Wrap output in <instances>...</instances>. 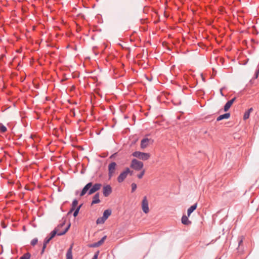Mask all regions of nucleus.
Listing matches in <instances>:
<instances>
[{
  "label": "nucleus",
  "mask_w": 259,
  "mask_h": 259,
  "mask_svg": "<svg viewBox=\"0 0 259 259\" xmlns=\"http://www.w3.org/2000/svg\"><path fill=\"white\" fill-rule=\"evenodd\" d=\"M102 185L101 184L96 183L93 185L92 183L90 182L88 183L82 190L80 196H83L88 191V195H91L95 193L101 189Z\"/></svg>",
  "instance_id": "obj_1"
},
{
  "label": "nucleus",
  "mask_w": 259,
  "mask_h": 259,
  "mask_svg": "<svg viewBox=\"0 0 259 259\" xmlns=\"http://www.w3.org/2000/svg\"><path fill=\"white\" fill-rule=\"evenodd\" d=\"M65 225V221L58 225V226L51 232L50 239H52L56 235L61 236L65 234L69 230L70 227V224H69L65 228L63 231H60V228H62Z\"/></svg>",
  "instance_id": "obj_2"
},
{
  "label": "nucleus",
  "mask_w": 259,
  "mask_h": 259,
  "mask_svg": "<svg viewBox=\"0 0 259 259\" xmlns=\"http://www.w3.org/2000/svg\"><path fill=\"white\" fill-rule=\"evenodd\" d=\"M132 155L133 156L142 160H147L150 157V154L149 153L140 151L134 152Z\"/></svg>",
  "instance_id": "obj_3"
},
{
  "label": "nucleus",
  "mask_w": 259,
  "mask_h": 259,
  "mask_svg": "<svg viewBox=\"0 0 259 259\" xmlns=\"http://www.w3.org/2000/svg\"><path fill=\"white\" fill-rule=\"evenodd\" d=\"M144 166V164L142 162L136 159H134L132 160L131 163V167L136 170H141Z\"/></svg>",
  "instance_id": "obj_4"
},
{
  "label": "nucleus",
  "mask_w": 259,
  "mask_h": 259,
  "mask_svg": "<svg viewBox=\"0 0 259 259\" xmlns=\"http://www.w3.org/2000/svg\"><path fill=\"white\" fill-rule=\"evenodd\" d=\"M117 167V165L115 162H112L109 164L108 176L109 179L115 175Z\"/></svg>",
  "instance_id": "obj_5"
},
{
  "label": "nucleus",
  "mask_w": 259,
  "mask_h": 259,
  "mask_svg": "<svg viewBox=\"0 0 259 259\" xmlns=\"http://www.w3.org/2000/svg\"><path fill=\"white\" fill-rule=\"evenodd\" d=\"M132 175V171H131L129 168H126L125 169L122 171L117 178V181L119 183L122 182L127 177L128 174Z\"/></svg>",
  "instance_id": "obj_6"
},
{
  "label": "nucleus",
  "mask_w": 259,
  "mask_h": 259,
  "mask_svg": "<svg viewBox=\"0 0 259 259\" xmlns=\"http://www.w3.org/2000/svg\"><path fill=\"white\" fill-rule=\"evenodd\" d=\"M142 209L145 213H148L149 211L148 201L146 196L144 197L142 201Z\"/></svg>",
  "instance_id": "obj_7"
},
{
  "label": "nucleus",
  "mask_w": 259,
  "mask_h": 259,
  "mask_svg": "<svg viewBox=\"0 0 259 259\" xmlns=\"http://www.w3.org/2000/svg\"><path fill=\"white\" fill-rule=\"evenodd\" d=\"M112 192V188L110 185H106L103 188V193L104 196H108Z\"/></svg>",
  "instance_id": "obj_8"
},
{
  "label": "nucleus",
  "mask_w": 259,
  "mask_h": 259,
  "mask_svg": "<svg viewBox=\"0 0 259 259\" xmlns=\"http://www.w3.org/2000/svg\"><path fill=\"white\" fill-rule=\"evenodd\" d=\"M150 139L148 138H144L141 142V148L144 149L147 147L150 144Z\"/></svg>",
  "instance_id": "obj_9"
},
{
  "label": "nucleus",
  "mask_w": 259,
  "mask_h": 259,
  "mask_svg": "<svg viewBox=\"0 0 259 259\" xmlns=\"http://www.w3.org/2000/svg\"><path fill=\"white\" fill-rule=\"evenodd\" d=\"M235 100L236 98H234L226 103V104L224 106V109L225 112L227 111L230 109V108L231 107L234 102L235 101Z\"/></svg>",
  "instance_id": "obj_10"
},
{
  "label": "nucleus",
  "mask_w": 259,
  "mask_h": 259,
  "mask_svg": "<svg viewBox=\"0 0 259 259\" xmlns=\"http://www.w3.org/2000/svg\"><path fill=\"white\" fill-rule=\"evenodd\" d=\"M99 193H97L96 194L93 198V201L92 202V205H94L95 204L99 203L100 202V200L99 199Z\"/></svg>",
  "instance_id": "obj_11"
},
{
  "label": "nucleus",
  "mask_w": 259,
  "mask_h": 259,
  "mask_svg": "<svg viewBox=\"0 0 259 259\" xmlns=\"http://www.w3.org/2000/svg\"><path fill=\"white\" fill-rule=\"evenodd\" d=\"M197 206V204L195 203L194 205H193L192 206H191L188 209V210H187L188 217H190V215H191V213L196 209Z\"/></svg>",
  "instance_id": "obj_12"
},
{
  "label": "nucleus",
  "mask_w": 259,
  "mask_h": 259,
  "mask_svg": "<svg viewBox=\"0 0 259 259\" xmlns=\"http://www.w3.org/2000/svg\"><path fill=\"white\" fill-rule=\"evenodd\" d=\"M72 247H73V244L71 245L70 247L67 250V252L66 253V258L73 259L72 258Z\"/></svg>",
  "instance_id": "obj_13"
},
{
  "label": "nucleus",
  "mask_w": 259,
  "mask_h": 259,
  "mask_svg": "<svg viewBox=\"0 0 259 259\" xmlns=\"http://www.w3.org/2000/svg\"><path fill=\"white\" fill-rule=\"evenodd\" d=\"M230 117V114L227 113L224 114L220 115L217 119V121H220L224 119H228Z\"/></svg>",
  "instance_id": "obj_14"
},
{
  "label": "nucleus",
  "mask_w": 259,
  "mask_h": 259,
  "mask_svg": "<svg viewBox=\"0 0 259 259\" xmlns=\"http://www.w3.org/2000/svg\"><path fill=\"white\" fill-rule=\"evenodd\" d=\"M111 214V210L110 209H106L103 212V217L106 220Z\"/></svg>",
  "instance_id": "obj_15"
},
{
  "label": "nucleus",
  "mask_w": 259,
  "mask_h": 259,
  "mask_svg": "<svg viewBox=\"0 0 259 259\" xmlns=\"http://www.w3.org/2000/svg\"><path fill=\"white\" fill-rule=\"evenodd\" d=\"M182 223L184 225H190L191 222L188 220V217L186 215H183L182 218Z\"/></svg>",
  "instance_id": "obj_16"
},
{
  "label": "nucleus",
  "mask_w": 259,
  "mask_h": 259,
  "mask_svg": "<svg viewBox=\"0 0 259 259\" xmlns=\"http://www.w3.org/2000/svg\"><path fill=\"white\" fill-rule=\"evenodd\" d=\"M252 110H253V109L252 108H250L246 112H245V113H244V116H243V119L244 120H246L249 118L250 113L251 112H252Z\"/></svg>",
  "instance_id": "obj_17"
},
{
  "label": "nucleus",
  "mask_w": 259,
  "mask_h": 259,
  "mask_svg": "<svg viewBox=\"0 0 259 259\" xmlns=\"http://www.w3.org/2000/svg\"><path fill=\"white\" fill-rule=\"evenodd\" d=\"M105 221H106V220L103 217H100L97 219V220L96 221V223L97 224H103Z\"/></svg>",
  "instance_id": "obj_18"
},
{
  "label": "nucleus",
  "mask_w": 259,
  "mask_h": 259,
  "mask_svg": "<svg viewBox=\"0 0 259 259\" xmlns=\"http://www.w3.org/2000/svg\"><path fill=\"white\" fill-rule=\"evenodd\" d=\"M78 204V201L77 200H74L73 202H72V208H71V211H73V210L75 209L76 206H77Z\"/></svg>",
  "instance_id": "obj_19"
},
{
  "label": "nucleus",
  "mask_w": 259,
  "mask_h": 259,
  "mask_svg": "<svg viewBox=\"0 0 259 259\" xmlns=\"http://www.w3.org/2000/svg\"><path fill=\"white\" fill-rule=\"evenodd\" d=\"M0 131L2 133H5L7 131V127L2 123H0Z\"/></svg>",
  "instance_id": "obj_20"
},
{
  "label": "nucleus",
  "mask_w": 259,
  "mask_h": 259,
  "mask_svg": "<svg viewBox=\"0 0 259 259\" xmlns=\"http://www.w3.org/2000/svg\"><path fill=\"white\" fill-rule=\"evenodd\" d=\"M106 238V236H105L100 241L97 242L99 246L101 245L103 243Z\"/></svg>",
  "instance_id": "obj_21"
},
{
  "label": "nucleus",
  "mask_w": 259,
  "mask_h": 259,
  "mask_svg": "<svg viewBox=\"0 0 259 259\" xmlns=\"http://www.w3.org/2000/svg\"><path fill=\"white\" fill-rule=\"evenodd\" d=\"M81 205H79V206H78L76 209H75V210L74 211V213H73V216L74 217H76L77 215H78V212L79 211V209L81 207Z\"/></svg>",
  "instance_id": "obj_22"
},
{
  "label": "nucleus",
  "mask_w": 259,
  "mask_h": 259,
  "mask_svg": "<svg viewBox=\"0 0 259 259\" xmlns=\"http://www.w3.org/2000/svg\"><path fill=\"white\" fill-rule=\"evenodd\" d=\"M30 254L28 253L24 254L20 259H29Z\"/></svg>",
  "instance_id": "obj_23"
},
{
  "label": "nucleus",
  "mask_w": 259,
  "mask_h": 259,
  "mask_svg": "<svg viewBox=\"0 0 259 259\" xmlns=\"http://www.w3.org/2000/svg\"><path fill=\"white\" fill-rule=\"evenodd\" d=\"M145 169H143L142 171H141V172L140 174L137 175L138 178L139 179L142 178L143 176H144V175L145 174Z\"/></svg>",
  "instance_id": "obj_24"
},
{
  "label": "nucleus",
  "mask_w": 259,
  "mask_h": 259,
  "mask_svg": "<svg viewBox=\"0 0 259 259\" xmlns=\"http://www.w3.org/2000/svg\"><path fill=\"white\" fill-rule=\"evenodd\" d=\"M38 242V240L37 238H34L31 241V244L33 246L35 245V244H36V243H37Z\"/></svg>",
  "instance_id": "obj_25"
},
{
  "label": "nucleus",
  "mask_w": 259,
  "mask_h": 259,
  "mask_svg": "<svg viewBox=\"0 0 259 259\" xmlns=\"http://www.w3.org/2000/svg\"><path fill=\"white\" fill-rule=\"evenodd\" d=\"M131 186H132V192H133L137 189V185L135 183H132L131 185Z\"/></svg>",
  "instance_id": "obj_26"
},
{
  "label": "nucleus",
  "mask_w": 259,
  "mask_h": 259,
  "mask_svg": "<svg viewBox=\"0 0 259 259\" xmlns=\"http://www.w3.org/2000/svg\"><path fill=\"white\" fill-rule=\"evenodd\" d=\"M51 240V239H50V237H49V238H46V239H45V240L44 243H45V244H47L50 242V241Z\"/></svg>",
  "instance_id": "obj_27"
},
{
  "label": "nucleus",
  "mask_w": 259,
  "mask_h": 259,
  "mask_svg": "<svg viewBox=\"0 0 259 259\" xmlns=\"http://www.w3.org/2000/svg\"><path fill=\"white\" fill-rule=\"evenodd\" d=\"M90 246L92 247H99V246H98V245L97 242L92 244Z\"/></svg>",
  "instance_id": "obj_28"
},
{
  "label": "nucleus",
  "mask_w": 259,
  "mask_h": 259,
  "mask_svg": "<svg viewBox=\"0 0 259 259\" xmlns=\"http://www.w3.org/2000/svg\"><path fill=\"white\" fill-rule=\"evenodd\" d=\"M99 252H97L96 254H95L93 258L92 259H97L98 256Z\"/></svg>",
  "instance_id": "obj_29"
},
{
  "label": "nucleus",
  "mask_w": 259,
  "mask_h": 259,
  "mask_svg": "<svg viewBox=\"0 0 259 259\" xmlns=\"http://www.w3.org/2000/svg\"><path fill=\"white\" fill-rule=\"evenodd\" d=\"M47 246V244H45V243H44V245H43V247H42V251H41V253L44 252L46 247Z\"/></svg>",
  "instance_id": "obj_30"
},
{
  "label": "nucleus",
  "mask_w": 259,
  "mask_h": 259,
  "mask_svg": "<svg viewBox=\"0 0 259 259\" xmlns=\"http://www.w3.org/2000/svg\"><path fill=\"white\" fill-rule=\"evenodd\" d=\"M258 74H259V71L258 70H257L256 73H255V78H257Z\"/></svg>",
  "instance_id": "obj_31"
},
{
  "label": "nucleus",
  "mask_w": 259,
  "mask_h": 259,
  "mask_svg": "<svg viewBox=\"0 0 259 259\" xmlns=\"http://www.w3.org/2000/svg\"><path fill=\"white\" fill-rule=\"evenodd\" d=\"M242 241H243V240H242V239H241L239 242V246H240L241 245V244L242 243Z\"/></svg>",
  "instance_id": "obj_32"
},
{
  "label": "nucleus",
  "mask_w": 259,
  "mask_h": 259,
  "mask_svg": "<svg viewBox=\"0 0 259 259\" xmlns=\"http://www.w3.org/2000/svg\"><path fill=\"white\" fill-rule=\"evenodd\" d=\"M62 228H63V227L62 228H60V231H63L65 229H63Z\"/></svg>",
  "instance_id": "obj_33"
},
{
  "label": "nucleus",
  "mask_w": 259,
  "mask_h": 259,
  "mask_svg": "<svg viewBox=\"0 0 259 259\" xmlns=\"http://www.w3.org/2000/svg\"><path fill=\"white\" fill-rule=\"evenodd\" d=\"M221 95H222V96H223V93H222V91H221Z\"/></svg>",
  "instance_id": "obj_34"
}]
</instances>
